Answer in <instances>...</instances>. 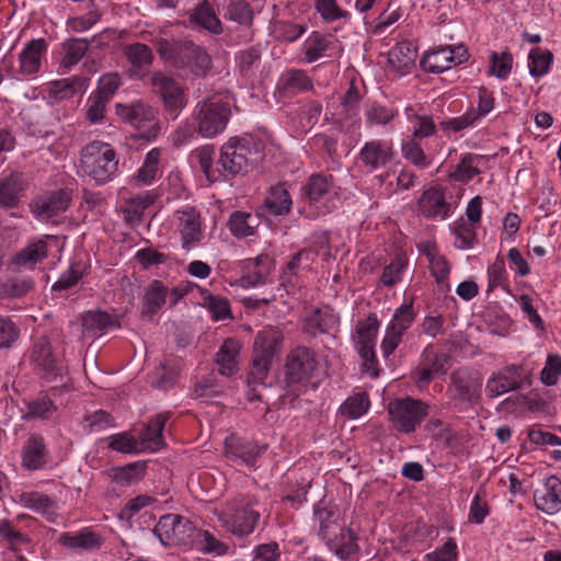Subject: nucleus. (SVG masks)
Instances as JSON below:
<instances>
[{"label":"nucleus","instance_id":"obj_1","mask_svg":"<svg viewBox=\"0 0 561 561\" xmlns=\"http://www.w3.org/2000/svg\"><path fill=\"white\" fill-rule=\"evenodd\" d=\"M220 526L237 538L251 536L270 516L266 503L256 494H238L216 512Z\"/></svg>","mask_w":561,"mask_h":561},{"label":"nucleus","instance_id":"obj_2","mask_svg":"<svg viewBox=\"0 0 561 561\" xmlns=\"http://www.w3.org/2000/svg\"><path fill=\"white\" fill-rule=\"evenodd\" d=\"M263 159V145L253 137L230 138L220 149L217 164L222 178L243 174Z\"/></svg>","mask_w":561,"mask_h":561},{"label":"nucleus","instance_id":"obj_3","mask_svg":"<svg viewBox=\"0 0 561 561\" xmlns=\"http://www.w3.org/2000/svg\"><path fill=\"white\" fill-rule=\"evenodd\" d=\"M80 171L98 185L108 183L118 173V157L115 149L104 141L89 142L80 153Z\"/></svg>","mask_w":561,"mask_h":561},{"label":"nucleus","instance_id":"obj_4","mask_svg":"<svg viewBox=\"0 0 561 561\" xmlns=\"http://www.w3.org/2000/svg\"><path fill=\"white\" fill-rule=\"evenodd\" d=\"M192 117L197 125V133L203 138H213L225 130L230 106L219 96H211L195 105Z\"/></svg>","mask_w":561,"mask_h":561},{"label":"nucleus","instance_id":"obj_5","mask_svg":"<svg viewBox=\"0 0 561 561\" xmlns=\"http://www.w3.org/2000/svg\"><path fill=\"white\" fill-rule=\"evenodd\" d=\"M116 114L125 123L136 129L142 130L146 139H156L161 129L159 111L154 106L141 100L127 104L117 103Z\"/></svg>","mask_w":561,"mask_h":561},{"label":"nucleus","instance_id":"obj_6","mask_svg":"<svg viewBox=\"0 0 561 561\" xmlns=\"http://www.w3.org/2000/svg\"><path fill=\"white\" fill-rule=\"evenodd\" d=\"M151 92L160 99L164 113L172 119H176L186 107L188 98L185 89L172 77L156 71L149 78Z\"/></svg>","mask_w":561,"mask_h":561},{"label":"nucleus","instance_id":"obj_7","mask_svg":"<svg viewBox=\"0 0 561 561\" xmlns=\"http://www.w3.org/2000/svg\"><path fill=\"white\" fill-rule=\"evenodd\" d=\"M428 404L420 399L405 397L396 399L388 405V414L393 427L404 434L415 432L428 415Z\"/></svg>","mask_w":561,"mask_h":561},{"label":"nucleus","instance_id":"obj_8","mask_svg":"<svg viewBox=\"0 0 561 561\" xmlns=\"http://www.w3.org/2000/svg\"><path fill=\"white\" fill-rule=\"evenodd\" d=\"M154 536L164 547L191 546L196 534L195 525L178 514H165L153 528Z\"/></svg>","mask_w":561,"mask_h":561},{"label":"nucleus","instance_id":"obj_9","mask_svg":"<svg viewBox=\"0 0 561 561\" xmlns=\"http://www.w3.org/2000/svg\"><path fill=\"white\" fill-rule=\"evenodd\" d=\"M379 325L380 323L376 314H370L357 322L355 335L353 336L356 350L365 360L366 373L374 378L378 377L375 344Z\"/></svg>","mask_w":561,"mask_h":561},{"label":"nucleus","instance_id":"obj_10","mask_svg":"<svg viewBox=\"0 0 561 561\" xmlns=\"http://www.w3.org/2000/svg\"><path fill=\"white\" fill-rule=\"evenodd\" d=\"M415 314L413 304H403L396 309L391 321L387 324L380 350L383 358H389L402 342L407 330L412 325Z\"/></svg>","mask_w":561,"mask_h":561},{"label":"nucleus","instance_id":"obj_11","mask_svg":"<svg viewBox=\"0 0 561 561\" xmlns=\"http://www.w3.org/2000/svg\"><path fill=\"white\" fill-rule=\"evenodd\" d=\"M394 157L396 150L391 140L371 139L362 146L356 159L364 170L371 173L386 168Z\"/></svg>","mask_w":561,"mask_h":561},{"label":"nucleus","instance_id":"obj_12","mask_svg":"<svg viewBox=\"0 0 561 561\" xmlns=\"http://www.w3.org/2000/svg\"><path fill=\"white\" fill-rule=\"evenodd\" d=\"M176 229L181 236L182 248L190 251L201 244L204 232L199 213L190 206H185L174 213Z\"/></svg>","mask_w":561,"mask_h":561},{"label":"nucleus","instance_id":"obj_13","mask_svg":"<svg viewBox=\"0 0 561 561\" xmlns=\"http://www.w3.org/2000/svg\"><path fill=\"white\" fill-rule=\"evenodd\" d=\"M266 451V445L230 435L225 439V455L236 465L254 467L256 460Z\"/></svg>","mask_w":561,"mask_h":561},{"label":"nucleus","instance_id":"obj_14","mask_svg":"<svg viewBox=\"0 0 561 561\" xmlns=\"http://www.w3.org/2000/svg\"><path fill=\"white\" fill-rule=\"evenodd\" d=\"M482 377L479 373L469 369H458L450 375L448 393L453 400L472 402L481 393Z\"/></svg>","mask_w":561,"mask_h":561},{"label":"nucleus","instance_id":"obj_15","mask_svg":"<svg viewBox=\"0 0 561 561\" xmlns=\"http://www.w3.org/2000/svg\"><path fill=\"white\" fill-rule=\"evenodd\" d=\"M317 368L314 354L305 346L295 348L287 357V385L300 383L311 378Z\"/></svg>","mask_w":561,"mask_h":561},{"label":"nucleus","instance_id":"obj_16","mask_svg":"<svg viewBox=\"0 0 561 561\" xmlns=\"http://www.w3.org/2000/svg\"><path fill=\"white\" fill-rule=\"evenodd\" d=\"M71 202V191L60 188L43 194L32 203L34 216L47 221L65 213Z\"/></svg>","mask_w":561,"mask_h":561},{"label":"nucleus","instance_id":"obj_17","mask_svg":"<svg viewBox=\"0 0 561 561\" xmlns=\"http://www.w3.org/2000/svg\"><path fill=\"white\" fill-rule=\"evenodd\" d=\"M449 356L437 353L432 346H426L420 356V365L414 371V381L419 388L426 386L431 380L447 373Z\"/></svg>","mask_w":561,"mask_h":561},{"label":"nucleus","instance_id":"obj_18","mask_svg":"<svg viewBox=\"0 0 561 561\" xmlns=\"http://www.w3.org/2000/svg\"><path fill=\"white\" fill-rule=\"evenodd\" d=\"M179 56L175 61L178 68H187L196 76L205 75L210 66V58L207 51L193 41H181Z\"/></svg>","mask_w":561,"mask_h":561},{"label":"nucleus","instance_id":"obj_19","mask_svg":"<svg viewBox=\"0 0 561 561\" xmlns=\"http://www.w3.org/2000/svg\"><path fill=\"white\" fill-rule=\"evenodd\" d=\"M48 449L42 435L33 433L25 439L21 450V465L26 470L43 469L48 462Z\"/></svg>","mask_w":561,"mask_h":561},{"label":"nucleus","instance_id":"obj_20","mask_svg":"<svg viewBox=\"0 0 561 561\" xmlns=\"http://www.w3.org/2000/svg\"><path fill=\"white\" fill-rule=\"evenodd\" d=\"M47 50L44 38L27 42L19 54L18 72L21 77L36 75L41 69L42 57Z\"/></svg>","mask_w":561,"mask_h":561},{"label":"nucleus","instance_id":"obj_21","mask_svg":"<svg viewBox=\"0 0 561 561\" xmlns=\"http://www.w3.org/2000/svg\"><path fill=\"white\" fill-rule=\"evenodd\" d=\"M534 501L537 510L554 515L561 511V480L551 476L546 479L542 491H536Z\"/></svg>","mask_w":561,"mask_h":561},{"label":"nucleus","instance_id":"obj_22","mask_svg":"<svg viewBox=\"0 0 561 561\" xmlns=\"http://www.w3.org/2000/svg\"><path fill=\"white\" fill-rule=\"evenodd\" d=\"M420 251L426 256L431 274L435 277L437 284L446 291L450 289L448 276L450 273V265L447 259L442 255L435 243L423 242L419 247Z\"/></svg>","mask_w":561,"mask_h":561},{"label":"nucleus","instance_id":"obj_23","mask_svg":"<svg viewBox=\"0 0 561 561\" xmlns=\"http://www.w3.org/2000/svg\"><path fill=\"white\" fill-rule=\"evenodd\" d=\"M419 207L427 218L446 219L450 214V205L446 202L444 193L436 187H430L419 199Z\"/></svg>","mask_w":561,"mask_h":561},{"label":"nucleus","instance_id":"obj_24","mask_svg":"<svg viewBox=\"0 0 561 561\" xmlns=\"http://www.w3.org/2000/svg\"><path fill=\"white\" fill-rule=\"evenodd\" d=\"M32 359L44 371L45 378L48 380L55 379L62 373L61 363L53 355L51 346L45 340H39L34 344Z\"/></svg>","mask_w":561,"mask_h":561},{"label":"nucleus","instance_id":"obj_25","mask_svg":"<svg viewBox=\"0 0 561 561\" xmlns=\"http://www.w3.org/2000/svg\"><path fill=\"white\" fill-rule=\"evenodd\" d=\"M277 89L280 94L291 96L312 90L313 83L305 70L289 69L280 75Z\"/></svg>","mask_w":561,"mask_h":561},{"label":"nucleus","instance_id":"obj_26","mask_svg":"<svg viewBox=\"0 0 561 561\" xmlns=\"http://www.w3.org/2000/svg\"><path fill=\"white\" fill-rule=\"evenodd\" d=\"M161 154L162 150L160 148H152L146 153L142 164L131 178L135 185L149 186L161 176Z\"/></svg>","mask_w":561,"mask_h":561},{"label":"nucleus","instance_id":"obj_27","mask_svg":"<svg viewBox=\"0 0 561 561\" xmlns=\"http://www.w3.org/2000/svg\"><path fill=\"white\" fill-rule=\"evenodd\" d=\"M169 419V413H160L150 420L139 435L141 450L156 451L163 447L162 432Z\"/></svg>","mask_w":561,"mask_h":561},{"label":"nucleus","instance_id":"obj_28","mask_svg":"<svg viewBox=\"0 0 561 561\" xmlns=\"http://www.w3.org/2000/svg\"><path fill=\"white\" fill-rule=\"evenodd\" d=\"M123 54L128 61L130 75L136 77H139L142 71H146L153 61L152 49L142 43L125 45Z\"/></svg>","mask_w":561,"mask_h":561},{"label":"nucleus","instance_id":"obj_29","mask_svg":"<svg viewBox=\"0 0 561 561\" xmlns=\"http://www.w3.org/2000/svg\"><path fill=\"white\" fill-rule=\"evenodd\" d=\"M331 539L327 538L323 542L341 560H347L358 550L355 534L342 525L339 530L334 531V535H331Z\"/></svg>","mask_w":561,"mask_h":561},{"label":"nucleus","instance_id":"obj_30","mask_svg":"<svg viewBox=\"0 0 561 561\" xmlns=\"http://www.w3.org/2000/svg\"><path fill=\"white\" fill-rule=\"evenodd\" d=\"M282 342V332L276 328L266 327L255 336L253 354L273 360L280 350Z\"/></svg>","mask_w":561,"mask_h":561},{"label":"nucleus","instance_id":"obj_31","mask_svg":"<svg viewBox=\"0 0 561 561\" xmlns=\"http://www.w3.org/2000/svg\"><path fill=\"white\" fill-rule=\"evenodd\" d=\"M518 370L515 365L507 366L502 373L492 376L486 381L485 392L490 398L502 396L518 387Z\"/></svg>","mask_w":561,"mask_h":561},{"label":"nucleus","instance_id":"obj_32","mask_svg":"<svg viewBox=\"0 0 561 561\" xmlns=\"http://www.w3.org/2000/svg\"><path fill=\"white\" fill-rule=\"evenodd\" d=\"M241 344L236 339H227L216 354V364L222 376L230 377L239 369V353Z\"/></svg>","mask_w":561,"mask_h":561},{"label":"nucleus","instance_id":"obj_33","mask_svg":"<svg viewBox=\"0 0 561 561\" xmlns=\"http://www.w3.org/2000/svg\"><path fill=\"white\" fill-rule=\"evenodd\" d=\"M337 324V317L328 309H314L305 319L302 330L310 336L327 333Z\"/></svg>","mask_w":561,"mask_h":561},{"label":"nucleus","instance_id":"obj_34","mask_svg":"<svg viewBox=\"0 0 561 561\" xmlns=\"http://www.w3.org/2000/svg\"><path fill=\"white\" fill-rule=\"evenodd\" d=\"M416 57V48L409 42H402L391 48L388 61L399 76H403L413 68Z\"/></svg>","mask_w":561,"mask_h":561},{"label":"nucleus","instance_id":"obj_35","mask_svg":"<svg viewBox=\"0 0 561 561\" xmlns=\"http://www.w3.org/2000/svg\"><path fill=\"white\" fill-rule=\"evenodd\" d=\"M390 174V170H387L386 172L375 175L373 179L379 186H385L388 196L408 191L415 184L416 176L414 172L405 167L398 172L394 182L389 181Z\"/></svg>","mask_w":561,"mask_h":561},{"label":"nucleus","instance_id":"obj_36","mask_svg":"<svg viewBox=\"0 0 561 561\" xmlns=\"http://www.w3.org/2000/svg\"><path fill=\"white\" fill-rule=\"evenodd\" d=\"M168 288L160 280H152L145 289L141 300V314L153 317L167 302Z\"/></svg>","mask_w":561,"mask_h":561},{"label":"nucleus","instance_id":"obj_37","mask_svg":"<svg viewBox=\"0 0 561 561\" xmlns=\"http://www.w3.org/2000/svg\"><path fill=\"white\" fill-rule=\"evenodd\" d=\"M146 473V463L135 461L122 467H114L106 471L107 478L121 488L130 486L142 479Z\"/></svg>","mask_w":561,"mask_h":561},{"label":"nucleus","instance_id":"obj_38","mask_svg":"<svg viewBox=\"0 0 561 561\" xmlns=\"http://www.w3.org/2000/svg\"><path fill=\"white\" fill-rule=\"evenodd\" d=\"M80 321L83 336L89 337L100 336L115 325L113 317L104 311H88Z\"/></svg>","mask_w":561,"mask_h":561},{"label":"nucleus","instance_id":"obj_39","mask_svg":"<svg viewBox=\"0 0 561 561\" xmlns=\"http://www.w3.org/2000/svg\"><path fill=\"white\" fill-rule=\"evenodd\" d=\"M302 191L310 203L325 199L334 193L333 176L323 173L312 174L302 187Z\"/></svg>","mask_w":561,"mask_h":561},{"label":"nucleus","instance_id":"obj_40","mask_svg":"<svg viewBox=\"0 0 561 561\" xmlns=\"http://www.w3.org/2000/svg\"><path fill=\"white\" fill-rule=\"evenodd\" d=\"M291 197L283 185L271 187L262 206L263 214L272 216L287 215L291 208Z\"/></svg>","mask_w":561,"mask_h":561},{"label":"nucleus","instance_id":"obj_41","mask_svg":"<svg viewBox=\"0 0 561 561\" xmlns=\"http://www.w3.org/2000/svg\"><path fill=\"white\" fill-rule=\"evenodd\" d=\"M272 267L273 261L266 254H262L254 259L248 260V268H253V272H250L249 274L241 277V285L245 288H249L264 284L272 271Z\"/></svg>","mask_w":561,"mask_h":561},{"label":"nucleus","instance_id":"obj_42","mask_svg":"<svg viewBox=\"0 0 561 561\" xmlns=\"http://www.w3.org/2000/svg\"><path fill=\"white\" fill-rule=\"evenodd\" d=\"M26 183L20 173H11L0 182V205L5 208L14 207L19 203L20 193Z\"/></svg>","mask_w":561,"mask_h":561},{"label":"nucleus","instance_id":"obj_43","mask_svg":"<svg viewBox=\"0 0 561 561\" xmlns=\"http://www.w3.org/2000/svg\"><path fill=\"white\" fill-rule=\"evenodd\" d=\"M272 362V359L253 354L252 365L247 377L248 385L251 388V392L249 393L250 401L261 400V393L256 390L255 387L264 383V380L268 375Z\"/></svg>","mask_w":561,"mask_h":561},{"label":"nucleus","instance_id":"obj_44","mask_svg":"<svg viewBox=\"0 0 561 561\" xmlns=\"http://www.w3.org/2000/svg\"><path fill=\"white\" fill-rule=\"evenodd\" d=\"M89 46L90 41L87 38L72 37L62 42V58L60 61V67L65 70H70L84 57Z\"/></svg>","mask_w":561,"mask_h":561},{"label":"nucleus","instance_id":"obj_45","mask_svg":"<svg viewBox=\"0 0 561 561\" xmlns=\"http://www.w3.org/2000/svg\"><path fill=\"white\" fill-rule=\"evenodd\" d=\"M60 545L72 550H93L101 546V537L93 531L64 533L59 537Z\"/></svg>","mask_w":561,"mask_h":561},{"label":"nucleus","instance_id":"obj_46","mask_svg":"<svg viewBox=\"0 0 561 561\" xmlns=\"http://www.w3.org/2000/svg\"><path fill=\"white\" fill-rule=\"evenodd\" d=\"M451 46L426 53L421 59V67L425 72L442 73L451 68Z\"/></svg>","mask_w":561,"mask_h":561},{"label":"nucleus","instance_id":"obj_47","mask_svg":"<svg viewBox=\"0 0 561 561\" xmlns=\"http://www.w3.org/2000/svg\"><path fill=\"white\" fill-rule=\"evenodd\" d=\"M47 243L37 240L22 249L13 259V263L19 266L33 268L35 264L42 262L47 256Z\"/></svg>","mask_w":561,"mask_h":561},{"label":"nucleus","instance_id":"obj_48","mask_svg":"<svg viewBox=\"0 0 561 561\" xmlns=\"http://www.w3.org/2000/svg\"><path fill=\"white\" fill-rule=\"evenodd\" d=\"M340 514L337 511L317 506L314 508V522L319 524V536L323 540L331 539L335 530L340 529Z\"/></svg>","mask_w":561,"mask_h":561},{"label":"nucleus","instance_id":"obj_49","mask_svg":"<svg viewBox=\"0 0 561 561\" xmlns=\"http://www.w3.org/2000/svg\"><path fill=\"white\" fill-rule=\"evenodd\" d=\"M259 226V218L245 211H234L229 218V229L237 238L253 236Z\"/></svg>","mask_w":561,"mask_h":561},{"label":"nucleus","instance_id":"obj_50","mask_svg":"<svg viewBox=\"0 0 561 561\" xmlns=\"http://www.w3.org/2000/svg\"><path fill=\"white\" fill-rule=\"evenodd\" d=\"M483 160L484 158L480 154L466 153L457 164L456 170L451 176L454 180L462 183L470 182L476 175L481 173L480 164L483 162Z\"/></svg>","mask_w":561,"mask_h":561},{"label":"nucleus","instance_id":"obj_51","mask_svg":"<svg viewBox=\"0 0 561 561\" xmlns=\"http://www.w3.org/2000/svg\"><path fill=\"white\" fill-rule=\"evenodd\" d=\"M397 0H388L380 9L379 13L371 21V32L374 35H381L389 26L394 24L401 18L400 8L393 5Z\"/></svg>","mask_w":561,"mask_h":561},{"label":"nucleus","instance_id":"obj_52","mask_svg":"<svg viewBox=\"0 0 561 561\" xmlns=\"http://www.w3.org/2000/svg\"><path fill=\"white\" fill-rule=\"evenodd\" d=\"M333 44L332 36H324L313 32L304 43L305 56L308 62H313L324 57L327 50Z\"/></svg>","mask_w":561,"mask_h":561},{"label":"nucleus","instance_id":"obj_53","mask_svg":"<svg viewBox=\"0 0 561 561\" xmlns=\"http://www.w3.org/2000/svg\"><path fill=\"white\" fill-rule=\"evenodd\" d=\"M190 20L210 33L220 34L222 32L220 20L207 3H203L194 9Z\"/></svg>","mask_w":561,"mask_h":561},{"label":"nucleus","instance_id":"obj_54","mask_svg":"<svg viewBox=\"0 0 561 561\" xmlns=\"http://www.w3.org/2000/svg\"><path fill=\"white\" fill-rule=\"evenodd\" d=\"M215 150L213 146H204L196 150L195 157L199 168L208 181L218 182L222 179L220 165L214 164Z\"/></svg>","mask_w":561,"mask_h":561},{"label":"nucleus","instance_id":"obj_55","mask_svg":"<svg viewBox=\"0 0 561 561\" xmlns=\"http://www.w3.org/2000/svg\"><path fill=\"white\" fill-rule=\"evenodd\" d=\"M191 546L195 547L197 550L211 553L215 556H222L227 551V546L217 539L208 530H203L196 528V534H194V540Z\"/></svg>","mask_w":561,"mask_h":561},{"label":"nucleus","instance_id":"obj_56","mask_svg":"<svg viewBox=\"0 0 561 561\" xmlns=\"http://www.w3.org/2000/svg\"><path fill=\"white\" fill-rule=\"evenodd\" d=\"M156 194L152 192H147L142 195H137L130 197L125 202L124 213L126 218L130 222L139 221L144 215V211L154 203Z\"/></svg>","mask_w":561,"mask_h":561},{"label":"nucleus","instance_id":"obj_57","mask_svg":"<svg viewBox=\"0 0 561 561\" xmlns=\"http://www.w3.org/2000/svg\"><path fill=\"white\" fill-rule=\"evenodd\" d=\"M224 16L239 25L250 26L253 22L254 12L247 1L232 0L226 7Z\"/></svg>","mask_w":561,"mask_h":561},{"label":"nucleus","instance_id":"obj_58","mask_svg":"<svg viewBox=\"0 0 561 561\" xmlns=\"http://www.w3.org/2000/svg\"><path fill=\"white\" fill-rule=\"evenodd\" d=\"M407 119L413 124V139L427 138L436 133V125L430 115H420L412 107L405 108Z\"/></svg>","mask_w":561,"mask_h":561},{"label":"nucleus","instance_id":"obj_59","mask_svg":"<svg viewBox=\"0 0 561 561\" xmlns=\"http://www.w3.org/2000/svg\"><path fill=\"white\" fill-rule=\"evenodd\" d=\"M311 251L304 249L296 253L291 260L286 264L282 275V286L289 294L295 289L297 272L302 262L310 261Z\"/></svg>","mask_w":561,"mask_h":561},{"label":"nucleus","instance_id":"obj_60","mask_svg":"<svg viewBox=\"0 0 561 561\" xmlns=\"http://www.w3.org/2000/svg\"><path fill=\"white\" fill-rule=\"evenodd\" d=\"M553 55L549 50L534 48L528 56V68L531 77L540 78L549 72Z\"/></svg>","mask_w":561,"mask_h":561},{"label":"nucleus","instance_id":"obj_61","mask_svg":"<svg viewBox=\"0 0 561 561\" xmlns=\"http://www.w3.org/2000/svg\"><path fill=\"white\" fill-rule=\"evenodd\" d=\"M402 157L419 169H426L432 164V159L427 157L416 139L402 141Z\"/></svg>","mask_w":561,"mask_h":561},{"label":"nucleus","instance_id":"obj_62","mask_svg":"<svg viewBox=\"0 0 561 561\" xmlns=\"http://www.w3.org/2000/svg\"><path fill=\"white\" fill-rule=\"evenodd\" d=\"M477 125H479V123L477 122V115L473 113V110H467V112L460 116L447 118L439 123V127L448 136L450 134H459Z\"/></svg>","mask_w":561,"mask_h":561},{"label":"nucleus","instance_id":"obj_63","mask_svg":"<svg viewBox=\"0 0 561 561\" xmlns=\"http://www.w3.org/2000/svg\"><path fill=\"white\" fill-rule=\"evenodd\" d=\"M19 503L39 514L49 513L54 507V501L48 495L35 491L22 493Z\"/></svg>","mask_w":561,"mask_h":561},{"label":"nucleus","instance_id":"obj_64","mask_svg":"<svg viewBox=\"0 0 561 561\" xmlns=\"http://www.w3.org/2000/svg\"><path fill=\"white\" fill-rule=\"evenodd\" d=\"M370 405L368 396L364 392L348 397L341 405L340 411L350 419H358L364 415Z\"/></svg>","mask_w":561,"mask_h":561}]
</instances>
